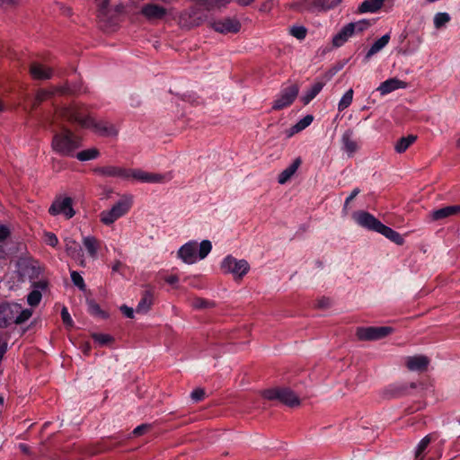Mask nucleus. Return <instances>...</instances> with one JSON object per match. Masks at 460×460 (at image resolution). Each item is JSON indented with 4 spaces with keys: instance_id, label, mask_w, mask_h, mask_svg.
<instances>
[{
    "instance_id": "f257e3e1",
    "label": "nucleus",
    "mask_w": 460,
    "mask_h": 460,
    "mask_svg": "<svg viewBox=\"0 0 460 460\" xmlns=\"http://www.w3.org/2000/svg\"><path fill=\"white\" fill-rule=\"evenodd\" d=\"M57 116L68 122L76 123L84 128L91 129L101 137H115L118 134V130L113 124L103 119H96L87 114L84 107L77 104L60 108L57 111Z\"/></svg>"
},
{
    "instance_id": "f03ea898",
    "label": "nucleus",
    "mask_w": 460,
    "mask_h": 460,
    "mask_svg": "<svg viewBox=\"0 0 460 460\" xmlns=\"http://www.w3.org/2000/svg\"><path fill=\"white\" fill-rule=\"evenodd\" d=\"M353 219L361 227L379 233L398 245H402L404 243L403 237L398 232L385 226L381 221L368 212H355L353 214Z\"/></svg>"
},
{
    "instance_id": "7ed1b4c3",
    "label": "nucleus",
    "mask_w": 460,
    "mask_h": 460,
    "mask_svg": "<svg viewBox=\"0 0 460 460\" xmlns=\"http://www.w3.org/2000/svg\"><path fill=\"white\" fill-rule=\"evenodd\" d=\"M81 146L82 138L66 128L53 135L51 148L60 156L74 157L75 151Z\"/></svg>"
},
{
    "instance_id": "20e7f679",
    "label": "nucleus",
    "mask_w": 460,
    "mask_h": 460,
    "mask_svg": "<svg viewBox=\"0 0 460 460\" xmlns=\"http://www.w3.org/2000/svg\"><path fill=\"white\" fill-rule=\"evenodd\" d=\"M32 315V311L22 308L20 304L13 302L0 303V329H5L15 324L27 322Z\"/></svg>"
},
{
    "instance_id": "39448f33",
    "label": "nucleus",
    "mask_w": 460,
    "mask_h": 460,
    "mask_svg": "<svg viewBox=\"0 0 460 460\" xmlns=\"http://www.w3.org/2000/svg\"><path fill=\"white\" fill-rule=\"evenodd\" d=\"M133 199L131 196H124L119 199L110 209L101 212L100 220L105 226H111L131 208Z\"/></svg>"
},
{
    "instance_id": "423d86ee",
    "label": "nucleus",
    "mask_w": 460,
    "mask_h": 460,
    "mask_svg": "<svg viewBox=\"0 0 460 460\" xmlns=\"http://www.w3.org/2000/svg\"><path fill=\"white\" fill-rule=\"evenodd\" d=\"M42 272L43 269L38 261L23 259L17 262L16 274L21 282L29 281L32 285L33 282H38L37 279Z\"/></svg>"
},
{
    "instance_id": "0eeeda50",
    "label": "nucleus",
    "mask_w": 460,
    "mask_h": 460,
    "mask_svg": "<svg viewBox=\"0 0 460 460\" xmlns=\"http://www.w3.org/2000/svg\"><path fill=\"white\" fill-rule=\"evenodd\" d=\"M263 396L268 400H278L289 407L300 404L298 396L288 388L268 389L263 392Z\"/></svg>"
},
{
    "instance_id": "6e6552de",
    "label": "nucleus",
    "mask_w": 460,
    "mask_h": 460,
    "mask_svg": "<svg viewBox=\"0 0 460 460\" xmlns=\"http://www.w3.org/2000/svg\"><path fill=\"white\" fill-rule=\"evenodd\" d=\"M221 269L226 273L233 274L234 277L243 278L249 271L250 266L247 261L237 260L228 255L223 260Z\"/></svg>"
},
{
    "instance_id": "1a4fd4ad",
    "label": "nucleus",
    "mask_w": 460,
    "mask_h": 460,
    "mask_svg": "<svg viewBox=\"0 0 460 460\" xmlns=\"http://www.w3.org/2000/svg\"><path fill=\"white\" fill-rule=\"evenodd\" d=\"M298 93L299 87L296 84L283 88L275 99L272 109L278 111L291 105L297 97Z\"/></svg>"
},
{
    "instance_id": "9d476101",
    "label": "nucleus",
    "mask_w": 460,
    "mask_h": 460,
    "mask_svg": "<svg viewBox=\"0 0 460 460\" xmlns=\"http://www.w3.org/2000/svg\"><path fill=\"white\" fill-rule=\"evenodd\" d=\"M52 216L63 215L66 219L72 218L75 211L73 208V200L69 197L56 199L49 208Z\"/></svg>"
},
{
    "instance_id": "9b49d317",
    "label": "nucleus",
    "mask_w": 460,
    "mask_h": 460,
    "mask_svg": "<svg viewBox=\"0 0 460 460\" xmlns=\"http://www.w3.org/2000/svg\"><path fill=\"white\" fill-rule=\"evenodd\" d=\"M393 331L389 326L361 327L357 330V336L360 341H376L388 336Z\"/></svg>"
},
{
    "instance_id": "f8f14e48",
    "label": "nucleus",
    "mask_w": 460,
    "mask_h": 460,
    "mask_svg": "<svg viewBox=\"0 0 460 460\" xmlns=\"http://www.w3.org/2000/svg\"><path fill=\"white\" fill-rule=\"evenodd\" d=\"M128 179H134L141 182L158 183L165 182L171 180V174L152 173L140 169H128Z\"/></svg>"
},
{
    "instance_id": "ddd939ff",
    "label": "nucleus",
    "mask_w": 460,
    "mask_h": 460,
    "mask_svg": "<svg viewBox=\"0 0 460 460\" xmlns=\"http://www.w3.org/2000/svg\"><path fill=\"white\" fill-rule=\"evenodd\" d=\"M211 28L223 34L237 33L241 30V22L237 19L227 17L213 22Z\"/></svg>"
},
{
    "instance_id": "4468645a",
    "label": "nucleus",
    "mask_w": 460,
    "mask_h": 460,
    "mask_svg": "<svg viewBox=\"0 0 460 460\" xmlns=\"http://www.w3.org/2000/svg\"><path fill=\"white\" fill-rule=\"evenodd\" d=\"M64 243L66 254L77 261L80 266L84 267L86 262L81 245L71 237H66Z\"/></svg>"
},
{
    "instance_id": "2eb2a0df",
    "label": "nucleus",
    "mask_w": 460,
    "mask_h": 460,
    "mask_svg": "<svg viewBox=\"0 0 460 460\" xmlns=\"http://www.w3.org/2000/svg\"><path fill=\"white\" fill-rule=\"evenodd\" d=\"M460 215V205H452L431 210L428 218L429 221H440L448 217Z\"/></svg>"
},
{
    "instance_id": "dca6fc26",
    "label": "nucleus",
    "mask_w": 460,
    "mask_h": 460,
    "mask_svg": "<svg viewBox=\"0 0 460 460\" xmlns=\"http://www.w3.org/2000/svg\"><path fill=\"white\" fill-rule=\"evenodd\" d=\"M198 243L188 242L178 250V257L186 264H193L198 261Z\"/></svg>"
},
{
    "instance_id": "f3484780",
    "label": "nucleus",
    "mask_w": 460,
    "mask_h": 460,
    "mask_svg": "<svg viewBox=\"0 0 460 460\" xmlns=\"http://www.w3.org/2000/svg\"><path fill=\"white\" fill-rule=\"evenodd\" d=\"M31 288L32 290L27 296V303L31 306H36L41 301L42 292L48 288V281L46 279H39L38 282H33Z\"/></svg>"
},
{
    "instance_id": "a211bd4d",
    "label": "nucleus",
    "mask_w": 460,
    "mask_h": 460,
    "mask_svg": "<svg viewBox=\"0 0 460 460\" xmlns=\"http://www.w3.org/2000/svg\"><path fill=\"white\" fill-rule=\"evenodd\" d=\"M94 172L104 177H117L128 180V169L119 166H102L94 169Z\"/></svg>"
},
{
    "instance_id": "6ab92c4d",
    "label": "nucleus",
    "mask_w": 460,
    "mask_h": 460,
    "mask_svg": "<svg viewBox=\"0 0 460 460\" xmlns=\"http://www.w3.org/2000/svg\"><path fill=\"white\" fill-rule=\"evenodd\" d=\"M341 149L351 157L358 149V145L354 139L352 129H347L341 136Z\"/></svg>"
},
{
    "instance_id": "aec40b11",
    "label": "nucleus",
    "mask_w": 460,
    "mask_h": 460,
    "mask_svg": "<svg viewBox=\"0 0 460 460\" xmlns=\"http://www.w3.org/2000/svg\"><path fill=\"white\" fill-rule=\"evenodd\" d=\"M407 87V83L404 81H402L398 78H389L383 83L380 84V85L377 87L376 91L380 93L381 95H386L395 90L398 89H404Z\"/></svg>"
},
{
    "instance_id": "412c9836",
    "label": "nucleus",
    "mask_w": 460,
    "mask_h": 460,
    "mask_svg": "<svg viewBox=\"0 0 460 460\" xmlns=\"http://www.w3.org/2000/svg\"><path fill=\"white\" fill-rule=\"evenodd\" d=\"M439 437L438 432H433L426 435L416 446L414 450V460H423L425 457V451L429 445L436 441Z\"/></svg>"
},
{
    "instance_id": "4be33fe9",
    "label": "nucleus",
    "mask_w": 460,
    "mask_h": 460,
    "mask_svg": "<svg viewBox=\"0 0 460 460\" xmlns=\"http://www.w3.org/2000/svg\"><path fill=\"white\" fill-rule=\"evenodd\" d=\"M30 73L36 80H48L53 75V71L50 67L38 62H33L31 65Z\"/></svg>"
},
{
    "instance_id": "5701e85b",
    "label": "nucleus",
    "mask_w": 460,
    "mask_h": 460,
    "mask_svg": "<svg viewBox=\"0 0 460 460\" xmlns=\"http://www.w3.org/2000/svg\"><path fill=\"white\" fill-rule=\"evenodd\" d=\"M341 2V0H312L305 8L313 12L328 11L338 6Z\"/></svg>"
},
{
    "instance_id": "b1692460",
    "label": "nucleus",
    "mask_w": 460,
    "mask_h": 460,
    "mask_svg": "<svg viewBox=\"0 0 460 460\" xmlns=\"http://www.w3.org/2000/svg\"><path fill=\"white\" fill-rule=\"evenodd\" d=\"M429 362L428 358L422 355L408 357L405 359L406 367L411 371H422L426 369Z\"/></svg>"
},
{
    "instance_id": "393cba45",
    "label": "nucleus",
    "mask_w": 460,
    "mask_h": 460,
    "mask_svg": "<svg viewBox=\"0 0 460 460\" xmlns=\"http://www.w3.org/2000/svg\"><path fill=\"white\" fill-rule=\"evenodd\" d=\"M302 164V160L300 157H296L291 164H289L285 170H283L278 177V182L279 184H285L288 182L292 176L296 173L297 169Z\"/></svg>"
},
{
    "instance_id": "a878e982",
    "label": "nucleus",
    "mask_w": 460,
    "mask_h": 460,
    "mask_svg": "<svg viewBox=\"0 0 460 460\" xmlns=\"http://www.w3.org/2000/svg\"><path fill=\"white\" fill-rule=\"evenodd\" d=\"M141 13L147 19H159L165 15L166 10L163 6L149 4L142 7Z\"/></svg>"
},
{
    "instance_id": "bb28decb",
    "label": "nucleus",
    "mask_w": 460,
    "mask_h": 460,
    "mask_svg": "<svg viewBox=\"0 0 460 460\" xmlns=\"http://www.w3.org/2000/svg\"><path fill=\"white\" fill-rule=\"evenodd\" d=\"M82 243L89 256L93 259L97 258L98 250L100 248L98 239L93 235H87L83 237Z\"/></svg>"
},
{
    "instance_id": "cd10ccee",
    "label": "nucleus",
    "mask_w": 460,
    "mask_h": 460,
    "mask_svg": "<svg viewBox=\"0 0 460 460\" xmlns=\"http://www.w3.org/2000/svg\"><path fill=\"white\" fill-rule=\"evenodd\" d=\"M353 35L349 24L344 25L332 38V45L336 48L343 46Z\"/></svg>"
},
{
    "instance_id": "c85d7f7f",
    "label": "nucleus",
    "mask_w": 460,
    "mask_h": 460,
    "mask_svg": "<svg viewBox=\"0 0 460 460\" xmlns=\"http://www.w3.org/2000/svg\"><path fill=\"white\" fill-rule=\"evenodd\" d=\"M385 0H365L358 7V13H376L381 9Z\"/></svg>"
},
{
    "instance_id": "c756f323",
    "label": "nucleus",
    "mask_w": 460,
    "mask_h": 460,
    "mask_svg": "<svg viewBox=\"0 0 460 460\" xmlns=\"http://www.w3.org/2000/svg\"><path fill=\"white\" fill-rule=\"evenodd\" d=\"M390 34L386 33L376 40L365 56L366 60H369L371 57L382 50L389 42Z\"/></svg>"
},
{
    "instance_id": "7c9ffc66",
    "label": "nucleus",
    "mask_w": 460,
    "mask_h": 460,
    "mask_svg": "<svg viewBox=\"0 0 460 460\" xmlns=\"http://www.w3.org/2000/svg\"><path fill=\"white\" fill-rule=\"evenodd\" d=\"M417 140L416 135H408L407 137H402L397 140L394 144V150L398 154H402L405 152L415 141Z\"/></svg>"
},
{
    "instance_id": "2f4dec72",
    "label": "nucleus",
    "mask_w": 460,
    "mask_h": 460,
    "mask_svg": "<svg viewBox=\"0 0 460 460\" xmlns=\"http://www.w3.org/2000/svg\"><path fill=\"white\" fill-rule=\"evenodd\" d=\"M313 120H314L313 115L308 114L306 116H305L303 119L298 120L293 127L290 128V129L288 133V137H292L294 134H296V133L304 130L305 128H306L308 126L311 125Z\"/></svg>"
},
{
    "instance_id": "473e14b6",
    "label": "nucleus",
    "mask_w": 460,
    "mask_h": 460,
    "mask_svg": "<svg viewBox=\"0 0 460 460\" xmlns=\"http://www.w3.org/2000/svg\"><path fill=\"white\" fill-rule=\"evenodd\" d=\"M324 83L315 82L301 97L304 104H308L323 88Z\"/></svg>"
},
{
    "instance_id": "72a5a7b5",
    "label": "nucleus",
    "mask_w": 460,
    "mask_h": 460,
    "mask_svg": "<svg viewBox=\"0 0 460 460\" xmlns=\"http://www.w3.org/2000/svg\"><path fill=\"white\" fill-rule=\"evenodd\" d=\"M152 304V293L150 291H146L137 305L136 312L138 314H145L151 308Z\"/></svg>"
},
{
    "instance_id": "f704fd0d",
    "label": "nucleus",
    "mask_w": 460,
    "mask_h": 460,
    "mask_svg": "<svg viewBox=\"0 0 460 460\" xmlns=\"http://www.w3.org/2000/svg\"><path fill=\"white\" fill-rule=\"evenodd\" d=\"M100 155V152L97 148H89L78 153H75V156L81 162H86L90 160H94L98 158Z\"/></svg>"
},
{
    "instance_id": "c9c22d12",
    "label": "nucleus",
    "mask_w": 460,
    "mask_h": 460,
    "mask_svg": "<svg viewBox=\"0 0 460 460\" xmlns=\"http://www.w3.org/2000/svg\"><path fill=\"white\" fill-rule=\"evenodd\" d=\"M348 24L352 31L353 35H356L367 31L372 25V22L370 20L362 19L357 22H349Z\"/></svg>"
},
{
    "instance_id": "e433bc0d",
    "label": "nucleus",
    "mask_w": 460,
    "mask_h": 460,
    "mask_svg": "<svg viewBox=\"0 0 460 460\" xmlns=\"http://www.w3.org/2000/svg\"><path fill=\"white\" fill-rule=\"evenodd\" d=\"M353 95L354 92L352 88H349L345 92V93L341 98L339 103H338V110L339 111H342L346 110L352 102L353 101Z\"/></svg>"
},
{
    "instance_id": "4c0bfd02",
    "label": "nucleus",
    "mask_w": 460,
    "mask_h": 460,
    "mask_svg": "<svg viewBox=\"0 0 460 460\" xmlns=\"http://www.w3.org/2000/svg\"><path fill=\"white\" fill-rule=\"evenodd\" d=\"M233 0H203L201 4L208 11L226 6Z\"/></svg>"
},
{
    "instance_id": "58836bf2",
    "label": "nucleus",
    "mask_w": 460,
    "mask_h": 460,
    "mask_svg": "<svg viewBox=\"0 0 460 460\" xmlns=\"http://www.w3.org/2000/svg\"><path fill=\"white\" fill-rule=\"evenodd\" d=\"M212 244L208 240H203L199 245V251H197L198 260L205 259L211 252Z\"/></svg>"
},
{
    "instance_id": "ea45409f",
    "label": "nucleus",
    "mask_w": 460,
    "mask_h": 460,
    "mask_svg": "<svg viewBox=\"0 0 460 460\" xmlns=\"http://www.w3.org/2000/svg\"><path fill=\"white\" fill-rule=\"evenodd\" d=\"M88 311L91 314L94 316H99L101 318L108 317V314L102 311L100 305L94 301L91 300L88 302Z\"/></svg>"
},
{
    "instance_id": "a19ab883",
    "label": "nucleus",
    "mask_w": 460,
    "mask_h": 460,
    "mask_svg": "<svg viewBox=\"0 0 460 460\" xmlns=\"http://www.w3.org/2000/svg\"><path fill=\"white\" fill-rule=\"evenodd\" d=\"M450 20V16L447 13H438L434 16V25L437 29L444 26Z\"/></svg>"
},
{
    "instance_id": "79ce46f5",
    "label": "nucleus",
    "mask_w": 460,
    "mask_h": 460,
    "mask_svg": "<svg viewBox=\"0 0 460 460\" xmlns=\"http://www.w3.org/2000/svg\"><path fill=\"white\" fill-rule=\"evenodd\" d=\"M71 280L75 286H76L80 290H85V284L83 277L77 271H71L70 273Z\"/></svg>"
},
{
    "instance_id": "37998d69",
    "label": "nucleus",
    "mask_w": 460,
    "mask_h": 460,
    "mask_svg": "<svg viewBox=\"0 0 460 460\" xmlns=\"http://www.w3.org/2000/svg\"><path fill=\"white\" fill-rule=\"evenodd\" d=\"M214 304L201 297H194L191 300V306L195 309H203L212 306Z\"/></svg>"
},
{
    "instance_id": "c03bdc74",
    "label": "nucleus",
    "mask_w": 460,
    "mask_h": 460,
    "mask_svg": "<svg viewBox=\"0 0 460 460\" xmlns=\"http://www.w3.org/2000/svg\"><path fill=\"white\" fill-rule=\"evenodd\" d=\"M9 336L6 332L0 330V360L7 351Z\"/></svg>"
},
{
    "instance_id": "a18cd8bd",
    "label": "nucleus",
    "mask_w": 460,
    "mask_h": 460,
    "mask_svg": "<svg viewBox=\"0 0 460 460\" xmlns=\"http://www.w3.org/2000/svg\"><path fill=\"white\" fill-rule=\"evenodd\" d=\"M54 94L53 91L41 89L37 92L34 105H38Z\"/></svg>"
},
{
    "instance_id": "49530a36",
    "label": "nucleus",
    "mask_w": 460,
    "mask_h": 460,
    "mask_svg": "<svg viewBox=\"0 0 460 460\" xmlns=\"http://www.w3.org/2000/svg\"><path fill=\"white\" fill-rule=\"evenodd\" d=\"M306 29L304 26H293L290 34L298 40H304L306 36Z\"/></svg>"
},
{
    "instance_id": "de8ad7c7",
    "label": "nucleus",
    "mask_w": 460,
    "mask_h": 460,
    "mask_svg": "<svg viewBox=\"0 0 460 460\" xmlns=\"http://www.w3.org/2000/svg\"><path fill=\"white\" fill-rule=\"evenodd\" d=\"M44 242L51 247H56L58 244V236L52 232L44 233Z\"/></svg>"
},
{
    "instance_id": "09e8293b",
    "label": "nucleus",
    "mask_w": 460,
    "mask_h": 460,
    "mask_svg": "<svg viewBox=\"0 0 460 460\" xmlns=\"http://www.w3.org/2000/svg\"><path fill=\"white\" fill-rule=\"evenodd\" d=\"M190 398L193 402H198L205 398V390L202 388H196L190 393Z\"/></svg>"
},
{
    "instance_id": "8fccbe9b",
    "label": "nucleus",
    "mask_w": 460,
    "mask_h": 460,
    "mask_svg": "<svg viewBox=\"0 0 460 460\" xmlns=\"http://www.w3.org/2000/svg\"><path fill=\"white\" fill-rule=\"evenodd\" d=\"M93 338L101 345L107 344L111 341V337L108 334L95 333L93 335Z\"/></svg>"
},
{
    "instance_id": "3c124183",
    "label": "nucleus",
    "mask_w": 460,
    "mask_h": 460,
    "mask_svg": "<svg viewBox=\"0 0 460 460\" xmlns=\"http://www.w3.org/2000/svg\"><path fill=\"white\" fill-rule=\"evenodd\" d=\"M61 318H62V321L63 323L66 325V326H72L73 325V320L68 313V310L66 307H63L62 310H61Z\"/></svg>"
},
{
    "instance_id": "603ef678",
    "label": "nucleus",
    "mask_w": 460,
    "mask_h": 460,
    "mask_svg": "<svg viewBox=\"0 0 460 460\" xmlns=\"http://www.w3.org/2000/svg\"><path fill=\"white\" fill-rule=\"evenodd\" d=\"M121 313L128 318H133L134 317V310L133 308L123 305L120 306Z\"/></svg>"
},
{
    "instance_id": "864d4df0",
    "label": "nucleus",
    "mask_w": 460,
    "mask_h": 460,
    "mask_svg": "<svg viewBox=\"0 0 460 460\" xmlns=\"http://www.w3.org/2000/svg\"><path fill=\"white\" fill-rule=\"evenodd\" d=\"M9 235V228L6 226L0 225V241H4Z\"/></svg>"
},
{
    "instance_id": "5fc2aeb1",
    "label": "nucleus",
    "mask_w": 460,
    "mask_h": 460,
    "mask_svg": "<svg viewBox=\"0 0 460 460\" xmlns=\"http://www.w3.org/2000/svg\"><path fill=\"white\" fill-rule=\"evenodd\" d=\"M149 428V425L147 424H141L137 427H136L133 430V434L135 436H140L142 435L147 429Z\"/></svg>"
},
{
    "instance_id": "6e6d98bb",
    "label": "nucleus",
    "mask_w": 460,
    "mask_h": 460,
    "mask_svg": "<svg viewBox=\"0 0 460 460\" xmlns=\"http://www.w3.org/2000/svg\"><path fill=\"white\" fill-rule=\"evenodd\" d=\"M330 305H331V300L326 297H323L317 301V306L319 308H326V307L330 306Z\"/></svg>"
},
{
    "instance_id": "4d7b16f0",
    "label": "nucleus",
    "mask_w": 460,
    "mask_h": 460,
    "mask_svg": "<svg viewBox=\"0 0 460 460\" xmlns=\"http://www.w3.org/2000/svg\"><path fill=\"white\" fill-rule=\"evenodd\" d=\"M360 192V190L358 188H355L350 195L346 199L344 207L346 208L348 204Z\"/></svg>"
},
{
    "instance_id": "13d9d810",
    "label": "nucleus",
    "mask_w": 460,
    "mask_h": 460,
    "mask_svg": "<svg viewBox=\"0 0 460 460\" xmlns=\"http://www.w3.org/2000/svg\"><path fill=\"white\" fill-rule=\"evenodd\" d=\"M273 5V1L272 0H269L267 2H265L261 7H260V11L261 12H267V11H270Z\"/></svg>"
},
{
    "instance_id": "bf43d9fd",
    "label": "nucleus",
    "mask_w": 460,
    "mask_h": 460,
    "mask_svg": "<svg viewBox=\"0 0 460 460\" xmlns=\"http://www.w3.org/2000/svg\"><path fill=\"white\" fill-rule=\"evenodd\" d=\"M21 0H0L1 5L13 6L20 3Z\"/></svg>"
},
{
    "instance_id": "052dcab7",
    "label": "nucleus",
    "mask_w": 460,
    "mask_h": 460,
    "mask_svg": "<svg viewBox=\"0 0 460 460\" xmlns=\"http://www.w3.org/2000/svg\"><path fill=\"white\" fill-rule=\"evenodd\" d=\"M165 281L170 285H175L179 281V278L176 275H170L165 278Z\"/></svg>"
},
{
    "instance_id": "680f3d73",
    "label": "nucleus",
    "mask_w": 460,
    "mask_h": 460,
    "mask_svg": "<svg viewBox=\"0 0 460 460\" xmlns=\"http://www.w3.org/2000/svg\"><path fill=\"white\" fill-rule=\"evenodd\" d=\"M122 266V263L121 261H115L111 266V270L113 272H117L119 270V269L121 268Z\"/></svg>"
},
{
    "instance_id": "e2e57ef3",
    "label": "nucleus",
    "mask_w": 460,
    "mask_h": 460,
    "mask_svg": "<svg viewBox=\"0 0 460 460\" xmlns=\"http://www.w3.org/2000/svg\"><path fill=\"white\" fill-rule=\"evenodd\" d=\"M19 447H20V449H21L22 452H24L25 454H28V453H29V447H28V446H27V445H25V444H20V445H19Z\"/></svg>"
},
{
    "instance_id": "0e129e2a",
    "label": "nucleus",
    "mask_w": 460,
    "mask_h": 460,
    "mask_svg": "<svg viewBox=\"0 0 460 460\" xmlns=\"http://www.w3.org/2000/svg\"><path fill=\"white\" fill-rule=\"evenodd\" d=\"M4 404V398L0 396V407H2Z\"/></svg>"
},
{
    "instance_id": "69168bd1",
    "label": "nucleus",
    "mask_w": 460,
    "mask_h": 460,
    "mask_svg": "<svg viewBox=\"0 0 460 460\" xmlns=\"http://www.w3.org/2000/svg\"><path fill=\"white\" fill-rule=\"evenodd\" d=\"M456 146L460 148V138L456 141Z\"/></svg>"
},
{
    "instance_id": "338daca9",
    "label": "nucleus",
    "mask_w": 460,
    "mask_h": 460,
    "mask_svg": "<svg viewBox=\"0 0 460 460\" xmlns=\"http://www.w3.org/2000/svg\"><path fill=\"white\" fill-rule=\"evenodd\" d=\"M4 110V107L2 105V103L0 102V111H2Z\"/></svg>"
}]
</instances>
